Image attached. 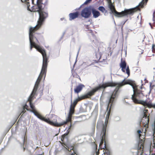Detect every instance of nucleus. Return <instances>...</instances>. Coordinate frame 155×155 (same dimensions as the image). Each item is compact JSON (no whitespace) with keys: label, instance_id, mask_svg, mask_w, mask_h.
Here are the masks:
<instances>
[{"label":"nucleus","instance_id":"35","mask_svg":"<svg viewBox=\"0 0 155 155\" xmlns=\"http://www.w3.org/2000/svg\"><path fill=\"white\" fill-rule=\"evenodd\" d=\"M73 147H71V148L70 149V150H71V149H73Z\"/></svg>","mask_w":155,"mask_h":155},{"label":"nucleus","instance_id":"38","mask_svg":"<svg viewBox=\"0 0 155 155\" xmlns=\"http://www.w3.org/2000/svg\"><path fill=\"white\" fill-rule=\"evenodd\" d=\"M46 2H48V0H46Z\"/></svg>","mask_w":155,"mask_h":155},{"label":"nucleus","instance_id":"29","mask_svg":"<svg viewBox=\"0 0 155 155\" xmlns=\"http://www.w3.org/2000/svg\"><path fill=\"white\" fill-rule=\"evenodd\" d=\"M107 155H108V154H109V152H108V151H107Z\"/></svg>","mask_w":155,"mask_h":155},{"label":"nucleus","instance_id":"24","mask_svg":"<svg viewBox=\"0 0 155 155\" xmlns=\"http://www.w3.org/2000/svg\"><path fill=\"white\" fill-rule=\"evenodd\" d=\"M91 0H86L85 1V2H84V4H87L88 3L90 2Z\"/></svg>","mask_w":155,"mask_h":155},{"label":"nucleus","instance_id":"10","mask_svg":"<svg viewBox=\"0 0 155 155\" xmlns=\"http://www.w3.org/2000/svg\"><path fill=\"white\" fill-rule=\"evenodd\" d=\"M31 111L34 114L40 119L44 121L45 122L48 121L47 118L43 117L35 110H31Z\"/></svg>","mask_w":155,"mask_h":155},{"label":"nucleus","instance_id":"36","mask_svg":"<svg viewBox=\"0 0 155 155\" xmlns=\"http://www.w3.org/2000/svg\"><path fill=\"white\" fill-rule=\"evenodd\" d=\"M71 155H74V154L73 153H72L71 154Z\"/></svg>","mask_w":155,"mask_h":155},{"label":"nucleus","instance_id":"5","mask_svg":"<svg viewBox=\"0 0 155 155\" xmlns=\"http://www.w3.org/2000/svg\"><path fill=\"white\" fill-rule=\"evenodd\" d=\"M52 120L51 121L49 119H47V121L46 122L56 127H60L64 124H66L68 122L70 121L68 120V117L66 121H61V120L55 115H52Z\"/></svg>","mask_w":155,"mask_h":155},{"label":"nucleus","instance_id":"21","mask_svg":"<svg viewBox=\"0 0 155 155\" xmlns=\"http://www.w3.org/2000/svg\"><path fill=\"white\" fill-rule=\"evenodd\" d=\"M93 115L94 114L95 116L97 115V111L96 110H94L93 111L92 113Z\"/></svg>","mask_w":155,"mask_h":155},{"label":"nucleus","instance_id":"18","mask_svg":"<svg viewBox=\"0 0 155 155\" xmlns=\"http://www.w3.org/2000/svg\"><path fill=\"white\" fill-rule=\"evenodd\" d=\"M21 1L22 2H26L28 4L29 3V2H28L29 1V0H21ZM30 6L29 5L27 4V9L28 10L30 11H31V10L30 9L29 6Z\"/></svg>","mask_w":155,"mask_h":155},{"label":"nucleus","instance_id":"6","mask_svg":"<svg viewBox=\"0 0 155 155\" xmlns=\"http://www.w3.org/2000/svg\"><path fill=\"white\" fill-rule=\"evenodd\" d=\"M107 124V119H106L104 124H103V128L101 133L102 139L99 145V147L101 149H104V148H106L105 142L104 141H104L105 138Z\"/></svg>","mask_w":155,"mask_h":155},{"label":"nucleus","instance_id":"37","mask_svg":"<svg viewBox=\"0 0 155 155\" xmlns=\"http://www.w3.org/2000/svg\"><path fill=\"white\" fill-rule=\"evenodd\" d=\"M31 1H32V2L33 3V0H31Z\"/></svg>","mask_w":155,"mask_h":155},{"label":"nucleus","instance_id":"32","mask_svg":"<svg viewBox=\"0 0 155 155\" xmlns=\"http://www.w3.org/2000/svg\"><path fill=\"white\" fill-rule=\"evenodd\" d=\"M77 137H75V140H77Z\"/></svg>","mask_w":155,"mask_h":155},{"label":"nucleus","instance_id":"26","mask_svg":"<svg viewBox=\"0 0 155 155\" xmlns=\"http://www.w3.org/2000/svg\"><path fill=\"white\" fill-rule=\"evenodd\" d=\"M137 132L138 134H140L141 133V131L140 130H138L137 131Z\"/></svg>","mask_w":155,"mask_h":155},{"label":"nucleus","instance_id":"12","mask_svg":"<svg viewBox=\"0 0 155 155\" xmlns=\"http://www.w3.org/2000/svg\"><path fill=\"white\" fill-rule=\"evenodd\" d=\"M78 15L79 14L78 12L70 13L69 14V20L70 21H71L72 20L77 18L78 16Z\"/></svg>","mask_w":155,"mask_h":155},{"label":"nucleus","instance_id":"34","mask_svg":"<svg viewBox=\"0 0 155 155\" xmlns=\"http://www.w3.org/2000/svg\"><path fill=\"white\" fill-rule=\"evenodd\" d=\"M65 148L67 150H68V151H69V149H68L66 147H65Z\"/></svg>","mask_w":155,"mask_h":155},{"label":"nucleus","instance_id":"11","mask_svg":"<svg viewBox=\"0 0 155 155\" xmlns=\"http://www.w3.org/2000/svg\"><path fill=\"white\" fill-rule=\"evenodd\" d=\"M31 111L34 114L40 119L44 121L45 122L48 121L47 118L43 117L35 110H31Z\"/></svg>","mask_w":155,"mask_h":155},{"label":"nucleus","instance_id":"30","mask_svg":"<svg viewBox=\"0 0 155 155\" xmlns=\"http://www.w3.org/2000/svg\"><path fill=\"white\" fill-rule=\"evenodd\" d=\"M80 50V48H79V49L78 50V54H77V56H78V53H79V50Z\"/></svg>","mask_w":155,"mask_h":155},{"label":"nucleus","instance_id":"14","mask_svg":"<svg viewBox=\"0 0 155 155\" xmlns=\"http://www.w3.org/2000/svg\"><path fill=\"white\" fill-rule=\"evenodd\" d=\"M84 86L81 84H79L78 86H77L76 88L74 89L75 92L76 93H78L82 89L83 87Z\"/></svg>","mask_w":155,"mask_h":155},{"label":"nucleus","instance_id":"17","mask_svg":"<svg viewBox=\"0 0 155 155\" xmlns=\"http://www.w3.org/2000/svg\"><path fill=\"white\" fill-rule=\"evenodd\" d=\"M98 9L99 10L101 11L102 12L104 13L105 12H106L105 8L102 6H100L98 7Z\"/></svg>","mask_w":155,"mask_h":155},{"label":"nucleus","instance_id":"20","mask_svg":"<svg viewBox=\"0 0 155 155\" xmlns=\"http://www.w3.org/2000/svg\"><path fill=\"white\" fill-rule=\"evenodd\" d=\"M126 73L129 76L130 75V70L129 69V67L128 66H127V67L126 68Z\"/></svg>","mask_w":155,"mask_h":155},{"label":"nucleus","instance_id":"33","mask_svg":"<svg viewBox=\"0 0 155 155\" xmlns=\"http://www.w3.org/2000/svg\"><path fill=\"white\" fill-rule=\"evenodd\" d=\"M144 111H145L146 112L148 111V110H144Z\"/></svg>","mask_w":155,"mask_h":155},{"label":"nucleus","instance_id":"25","mask_svg":"<svg viewBox=\"0 0 155 155\" xmlns=\"http://www.w3.org/2000/svg\"><path fill=\"white\" fill-rule=\"evenodd\" d=\"M25 111H26L25 110V109H24V108H23V109L22 111V113H24L25 112Z\"/></svg>","mask_w":155,"mask_h":155},{"label":"nucleus","instance_id":"19","mask_svg":"<svg viewBox=\"0 0 155 155\" xmlns=\"http://www.w3.org/2000/svg\"><path fill=\"white\" fill-rule=\"evenodd\" d=\"M143 118H145L146 119H147V120L148 123L149 121V116L147 117V115L145 114V112L144 111L143 112Z\"/></svg>","mask_w":155,"mask_h":155},{"label":"nucleus","instance_id":"13","mask_svg":"<svg viewBox=\"0 0 155 155\" xmlns=\"http://www.w3.org/2000/svg\"><path fill=\"white\" fill-rule=\"evenodd\" d=\"M121 62L120 64V67L121 68L122 71L124 72H125V69L126 67V63L124 61H122V59Z\"/></svg>","mask_w":155,"mask_h":155},{"label":"nucleus","instance_id":"16","mask_svg":"<svg viewBox=\"0 0 155 155\" xmlns=\"http://www.w3.org/2000/svg\"><path fill=\"white\" fill-rule=\"evenodd\" d=\"M93 147H94V149L95 151H96L95 155H98L99 153V150L97 151V146L95 143H94L93 144Z\"/></svg>","mask_w":155,"mask_h":155},{"label":"nucleus","instance_id":"7","mask_svg":"<svg viewBox=\"0 0 155 155\" xmlns=\"http://www.w3.org/2000/svg\"><path fill=\"white\" fill-rule=\"evenodd\" d=\"M81 99L80 98L78 97V98L76 99L74 101L73 103H72V100L71 99V104L70 105L69 112L68 115V120H71L72 115L74 113V107L78 101H80Z\"/></svg>","mask_w":155,"mask_h":155},{"label":"nucleus","instance_id":"2","mask_svg":"<svg viewBox=\"0 0 155 155\" xmlns=\"http://www.w3.org/2000/svg\"><path fill=\"white\" fill-rule=\"evenodd\" d=\"M43 0H37V7L36 8L33 9V11L37 12L39 15V18L38 21V24L33 27H31L29 30V39L30 43V50H31L33 47L41 53L43 57V62H47L48 58L47 57L45 50L42 49L40 46L37 45L39 42L37 39L35 31L38 29L41 25L45 19L48 16V13L43 11L42 5L45 4L42 3Z\"/></svg>","mask_w":155,"mask_h":155},{"label":"nucleus","instance_id":"28","mask_svg":"<svg viewBox=\"0 0 155 155\" xmlns=\"http://www.w3.org/2000/svg\"><path fill=\"white\" fill-rule=\"evenodd\" d=\"M149 25H150V26H151V28H152V26H151V23H149Z\"/></svg>","mask_w":155,"mask_h":155},{"label":"nucleus","instance_id":"15","mask_svg":"<svg viewBox=\"0 0 155 155\" xmlns=\"http://www.w3.org/2000/svg\"><path fill=\"white\" fill-rule=\"evenodd\" d=\"M148 0H142V1L140 2L139 5L137 6H138V9L137 11L140 10V8H142L143 7V5L145 3H146Z\"/></svg>","mask_w":155,"mask_h":155},{"label":"nucleus","instance_id":"23","mask_svg":"<svg viewBox=\"0 0 155 155\" xmlns=\"http://www.w3.org/2000/svg\"><path fill=\"white\" fill-rule=\"evenodd\" d=\"M28 106L26 104L23 107V108H24V109H26L27 110H28Z\"/></svg>","mask_w":155,"mask_h":155},{"label":"nucleus","instance_id":"27","mask_svg":"<svg viewBox=\"0 0 155 155\" xmlns=\"http://www.w3.org/2000/svg\"><path fill=\"white\" fill-rule=\"evenodd\" d=\"M152 107H153V108H155V103L154 104H152Z\"/></svg>","mask_w":155,"mask_h":155},{"label":"nucleus","instance_id":"1","mask_svg":"<svg viewBox=\"0 0 155 155\" xmlns=\"http://www.w3.org/2000/svg\"><path fill=\"white\" fill-rule=\"evenodd\" d=\"M126 84H129L132 87L134 94L132 95L131 99L134 103L141 104L144 106H147L149 107H152V104L150 101L147 102L146 100L143 101L138 99L143 98L144 96L142 91L141 90L138 89L137 86L134 81L130 80H125V79H124L121 82L117 84L109 82L105 83L101 85H100L89 92V95L90 96L92 95L97 91L100 90L102 88H105L108 87H113L117 85L114 91L112 93L111 96L109 97L108 99V106H109L110 105L111 106L112 104H110L113 103L114 98L117 96V93L119 88Z\"/></svg>","mask_w":155,"mask_h":155},{"label":"nucleus","instance_id":"31","mask_svg":"<svg viewBox=\"0 0 155 155\" xmlns=\"http://www.w3.org/2000/svg\"><path fill=\"white\" fill-rule=\"evenodd\" d=\"M71 126V125L70 126H69V129H70Z\"/></svg>","mask_w":155,"mask_h":155},{"label":"nucleus","instance_id":"4","mask_svg":"<svg viewBox=\"0 0 155 155\" xmlns=\"http://www.w3.org/2000/svg\"><path fill=\"white\" fill-rule=\"evenodd\" d=\"M107 0L108 3V7L110 10L111 13L114 14L115 16L118 17H121L128 15H133L134 12L137 11L138 9V6H136L135 8L126 9L121 12H119L116 10L114 6L112 3L111 0Z\"/></svg>","mask_w":155,"mask_h":155},{"label":"nucleus","instance_id":"3","mask_svg":"<svg viewBox=\"0 0 155 155\" xmlns=\"http://www.w3.org/2000/svg\"><path fill=\"white\" fill-rule=\"evenodd\" d=\"M47 65V62H43L42 66L41 72L35 82L33 90L32 91V92L31 93L28 99V101H29L30 107L32 109V110H35L34 109L35 106L32 104L31 101L33 99V96L35 94L37 90L38 85L42 78V75H45Z\"/></svg>","mask_w":155,"mask_h":155},{"label":"nucleus","instance_id":"22","mask_svg":"<svg viewBox=\"0 0 155 155\" xmlns=\"http://www.w3.org/2000/svg\"><path fill=\"white\" fill-rule=\"evenodd\" d=\"M152 51L154 52H155V45H153L152 47Z\"/></svg>","mask_w":155,"mask_h":155},{"label":"nucleus","instance_id":"9","mask_svg":"<svg viewBox=\"0 0 155 155\" xmlns=\"http://www.w3.org/2000/svg\"><path fill=\"white\" fill-rule=\"evenodd\" d=\"M93 15V17L94 18H98L100 15V12L96 10L95 8L93 6H92L91 12Z\"/></svg>","mask_w":155,"mask_h":155},{"label":"nucleus","instance_id":"8","mask_svg":"<svg viewBox=\"0 0 155 155\" xmlns=\"http://www.w3.org/2000/svg\"><path fill=\"white\" fill-rule=\"evenodd\" d=\"M91 7L90 6L83 8L81 12V16L84 18H89L91 14Z\"/></svg>","mask_w":155,"mask_h":155}]
</instances>
